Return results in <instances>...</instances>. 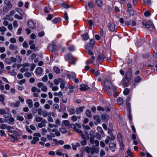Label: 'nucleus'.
Returning a JSON list of instances; mask_svg holds the SVG:
<instances>
[{"label":"nucleus","instance_id":"13d9d810","mask_svg":"<svg viewBox=\"0 0 157 157\" xmlns=\"http://www.w3.org/2000/svg\"><path fill=\"white\" fill-rule=\"evenodd\" d=\"M10 42L12 43H15L16 42V40L14 37L11 38L10 39Z\"/></svg>","mask_w":157,"mask_h":157},{"label":"nucleus","instance_id":"0e129e2a","mask_svg":"<svg viewBox=\"0 0 157 157\" xmlns=\"http://www.w3.org/2000/svg\"><path fill=\"white\" fill-rule=\"evenodd\" d=\"M41 90L43 92H46L47 90V86L44 85L42 87Z\"/></svg>","mask_w":157,"mask_h":157},{"label":"nucleus","instance_id":"052dcab7","mask_svg":"<svg viewBox=\"0 0 157 157\" xmlns=\"http://www.w3.org/2000/svg\"><path fill=\"white\" fill-rule=\"evenodd\" d=\"M94 137H93L92 136L90 137V143L92 144H94Z\"/></svg>","mask_w":157,"mask_h":157},{"label":"nucleus","instance_id":"c756f323","mask_svg":"<svg viewBox=\"0 0 157 157\" xmlns=\"http://www.w3.org/2000/svg\"><path fill=\"white\" fill-rule=\"evenodd\" d=\"M49 10H51V9L50 8V6H48V7H45L44 9V11L45 13H48L50 12L49 11Z\"/></svg>","mask_w":157,"mask_h":157},{"label":"nucleus","instance_id":"8fccbe9b","mask_svg":"<svg viewBox=\"0 0 157 157\" xmlns=\"http://www.w3.org/2000/svg\"><path fill=\"white\" fill-rule=\"evenodd\" d=\"M72 74L73 75V78H75V82L76 83H78V82H79L78 79V78H75V76H76L75 74V73H72Z\"/></svg>","mask_w":157,"mask_h":157},{"label":"nucleus","instance_id":"1a4fd4ad","mask_svg":"<svg viewBox=\"0 0 157 157\" xmlns=\"http://www.w3.org/2000/svg\"><path fill=\"white\" fill-rule=\"evenodd\" d=\"M80 86V89L82 91H85L90 89V88L89 86L84 84H81Z\"/></svg>","mask_w":157,"mask_h":157},{"label":"nucleus","instance_id":"b1692460","mask_svg":"<svg viewBox=\"0 0 157 157\" xmlns=\"http://www.w3.org/2000/svg\"><path fill=\"white\" fill-rule=\"evenodd\" d=\"M117 138L120 143L123 142L122 136L121 133H118L117 136Z\"/></svg>","mask_w":157,"mask_h":157},{"label":"nucleus","instance_id":"e433bc0d","mask_svg":"<svg viewBox=\"0 0 157 157\" xmlns=\"http://www.w3.org/2000/svg\"><path fill=\"white\" fill-rule=\"evenodd\" d=\"M64 124L66 126H69L70 125L69 121L67 120H65L63 121Z\"/></svg>","mask_w":157,"mask_h":157},{"label":"nucleus","instance_id":"7c9ffc66","mask_svg":"<svg viewBox=\"0 0 157 157\" xmlns=\"http://www.w3.org/2000/svg\"><path fill=\"white\" fill-rule=\"evenodd\" d=\"M56 154L59 155H62L63 154L62 153V150L61 149H58L56 151Z\"/></svg>","mask_w":157,"mask_h":157},{"label":"nucleus","instance_id":"c03bdc74","mask_svg":"<svg viewBox=\"0 0 157 157\" xmlns=\"http://www.w3.org/2000/svg\"><path fill=\"white\" fill-rule=\"evenodd\" d=\"M63 147L66 149H69L71 148V146L69 144L64 145H63Z\"/></svg>","mask_w":157,"mask_h":157},{"label":"nucleus","instance_id":"774afa93","mask_svg":"<svg viewBox=\"0 0 157 157\" xmlns=\"http://www.w3.org/2000/svg\"><path fill=\"white\" fill-rule=\"evenodd\" d=\"M128 10L129 11L130 15H133L134 14V12L133 9H131L130 10Z\"/></svg>","mask_w":157,"mask_h":157},{"label":"nucleus","instance_id":"bf43d9fd","mask_svg":"<svg viewBox=\"0 0 157 157\" xmlns=\"http://www.w3.org/2000/svg\"><path fill=\"white\" fill-rule=\"evenodd\" d=\"M14 17L15 18L18 19L19 20H21L23 18L22 16H20L17 14H15L14 16Z\"/></svg>","mask_w":157,"mask_h":157},{"label":"nucleus","instance_id":"72a5a7b5","mask_svg":"<svg viewBox=\"0 0 157 157\" xmlns=\"http://www.w3.org/2000/svg\"><path fill=\"white\" fill-rule=\"evenodd\" d=\"M82 37L83 39L85 40H86L89 38V36L87 33L83 34L82 35Z\"/></svg>","mask_w":157,"mask_h":157},{"label":"nucleus","instance_id":"5fc2aeb1","mask_svg":"<svg viewBox=\"0 0 157 157\" xmlns=\"http://www.w3.org/2000/svg\"><path fill=\"white\" fill-rule=\"evenodd\" d=\"M53 141L55 143L54 144V145H53V144H52V146H54L55 145H58V142L57 140L56 139H54L53 140Z\"/></svg>","mask_w":157,"mask_h":157},{"label":"nucleus","instance_id":"6ab92c4d","mask_svg":"<svg viewBox=\"0 0 157 157\" xmlns=\"http://www.w3.org/2000/svg\"><path fill=\"white\" fill-rule=\"evenodd\" d=\"M8 135L11 137V140L12 142H14L17 140V138L16 136L13 135L8 134Z\"/></svg>","mask_w":157,"mask_h":157},{"label":"nucleus","instance_id":"0eeeda50","mask_svg":"<svg viewBox=\"0 0 157 157\" xmlns=\"http://www.w3.org/2000/svg\"><path fill=\"white\" fill-rule=\"evenodd\" d=\"M105 58V55L103 54H99L98 56V60L101 63L103 61Z\"/></svg>","mask_w":157,"mask_h":157},{"label":"nucleus","instance_id":"58836bf2","mask_svg":"<svg viewBox=\"0 0 157 157\" xmlns=\"http://www.w3.org/2000/svg\"><path fill=\"white\" fill-rule=\"evenodd\" d=\"M60 20V18H55L53 19L52 20V21L55 24H57L58 23Z\"/></svg>","mask_w":157,"mask_h":157},{"label":"nucleus","instance_id":"5701e85b","mask_svg":"<svg viewBox=\"0 0 157 157\" xmlns=\"http://www.w3.org/2000/svg\"><path fill=\"white\" fill-rule=\"evenodd\" d=\"M96 4L98 6L100 7H102V1L101 0H96Z\"/></svg>","mask_w":157,"mask_h":157},{"label":"nucleus","instance_id":"ea45409f","mask_svg":"<svg viewBox=\"0 0 157 157\" xmlns=\"http://www.w3.org/2000/svg\"><path fill=\"white\" fill-rule=\"evenodd\" d=\"M16 119L17 120L21 121H23L24 120V117L22 116H17V117Z\"/></svg>","mask_w":157,"mask_h":157},{"label":"nucleus","instance_id":"3c124183","mask_svg":"<svg viewBox=\"0 0 157 157\" xmlns=\"http://www.w3.org/2000/svg\"><path fill=\"white\" fill-rule=\"evenodd\" d=\"M82 146H85L87 144L86 141V139L83 140L80 142Z\"/></svg>","mask_w":157,"mask_h":157},{"label":"nucleus","instance_id":"6e6552de","mask_svg":"<svg viewBox=\"0 0 157 157\" xmlns=\"http://www.w3.org/2000/svg\"><path fill=\"white\" fill-rule=\"evenodd\" d=\"M132 74L131 71H128L125 74L124 78L130 80L132 77Z\"/></svg>","mask_w":157,"mask_h":157},{"label":"nucleus","instance_id":"09e8293b","mask_svg":"<svg viewBox=\"0 0 157 157\" xmlns=\"http://www.w3.org/2000/svg\"><path fill=\"white\" fill-rule=\"evenodd\" d=\"M90 148L89 147L86 146L85 147L84 151L88 154H90Z\"/></svg>","mask_w":157,"mask_h":157},{"label":"nucleus","instance_id":"e2e57ef3","mask_svg":"<svg viewBox=\"0 0 157 157\" xmlns=\"http://www.w3.org/2000/svg\"><path fill=\"white\" fill-rule=\"evenodd\" d=\"M48 77L46 75H44V76L42 78V81L44 82H46L47 81Z\"/></svg>","mask_w":157,"mask_h":157},{"label":"nucleus","instance_id":"ddd939ff","mask_svg":"<svg viewBox=\"0 0 157 157\" xmlns=\"http://www.w3.org/2000/svg\"><path fill=\"white\" fill-rule=\"evenodd\" d=\"M109 148L112 151H114L116 149L115 144L112 143H110L109 144Z\"/></svg>","mask_w":157,"mask_h":157},{"label":"nucleus","instance_id":"de8ad7c7","mask_svg":"<svg viewBox=\"0 0 157 157\" xmlns=\"http://www.w3.org/2000/svg\"><path fill=\"white\" fill-rule=\"evenodd\" d=\"M142 24L143 25H145L146 27L147 28H150V25L147 23L146 22L143 21L142 22Z\"/></svg>","mask_w":157,"mask_h":157},{"label":"nucleus","instance_id":"9b49d317","mask_svg":"<svg viewBox=\"0 0 157 157\" xmlns=\"http://www.w3.org/2000/svg\"><path fill=\"white\" fill-rule=\"evenodd\" d=\"M131 99V97L129 96L127 97L126 99V105L127 107V111H130V104L128 102Z\"/></svg>","mask_w":157,"mask_h":157},{"label":"nucleus","instance_id":"f704fd0d","mask_svg":"<svg viewBox=\"0 0 157 157\" xmlns=\"http://www.w3.org/2000/svg\"><path fill=\"white\" fill-rule=\"evenodd\" d=\"M43 119V118L42 117H37L35 118V120L37 122H43V121H42V120Z\"/></svg>","mask_w":157,"mask_h":157},{"label":"nucleus","instance_id":"393cba45","mask_svg":"<svg viewBox=\"0 0 157 157\" xmlns=\"http://www.w3.org/2000/svg\"><path fill=\"white\" fill-rule=\"evenodd\" d=\"M28 25L29 27L31 29H33L34 27V23L32 21H29L28 22Z\"/></svg>","mask_w":157,"mask_h":157},{"label":"nucleus","instance_id":"6e6d98bb","mask_svg":"<svg viewBox=\"0 0 157 157\" xmlns=\"http://www.w3.org/2000/svg\"><path fill=\"white\" fill-rule=\"evenodd\" d=\"M16 58L17 59V61L18 63H20L21 61V60H22L21 58L19 56H16Z\"/></svg>","mask_w":157,"mask_h":157},{"label":"nucleus","instance_id":"a211bd4d","mask_svg":"<svg viewBox=\"0 0 157 157\" xmlns=\"http://www.w3.org/2000/svg\"><path fill=\"white\" fill-rule=\"evenodd\" d=\"M130 80L124 78L122 81V82L123 83L122 85L124 86H127V84L129 82Z\"/></svg>","mask_w":157,"mask_h":157},{"label":"nucleus","instance_id":"c85d7f7f","mask_svg":"<svg viewBox=\"0 0 157 157\" xmlns=\"http://www.w3.org/2000/svg\"><path fill=\"white\" fill-rule=\"evenodd\" d=\"M117 102L119 105H121L123 104V100L122 98H119L117 99Z\"/></svg>","mask_w":157,"mask_h":157},{"label":"nucleus","instance_id":"69168bd1","mask_svg":"<svg viewBox=\"0 0 157 157\" xmlns=\"http://www.w3.org/2000/svg\"><path fill=\"white\" fill-rule=\"evenodd\" d=\"M48 126L49 128H52L53 127L56 128L57 127V126L56 124H52L49 123L48 124Z\"/></svg>","mask_w":157,"mask_h":157},{"label":"nucleus","instance_id":"2f4dec72","mask_svg":"<svg viewBox=\"0 0 157 157\" xmlns=\"http://www.w3.org/2000/svg\"><path fill=\"white\" fill-rule=\"evenodd\" d=\"M60 79H62L60 78H58L57 79H55L54 80V83L55 85H57L59 84V82H60Z\"/></svg>","mask_w":157,"mask_h":157},{"label":"nucleus","instance_id":"cd10ccee","mask_svg":"<svg viewBox=\"0 0 157 157\" xmlns=\"http://www.w3.org/2000/svg\"><path fill=\"white\" fill-rule=\"evenodd\" d=\"M8 126L6 124H2L0 125V128L2 129H7Z\"/></svg>","mask_w":157,"mask_h":157},{"label":"nucleus","instance_id":"c9c22d12","mask_svg":"<svg viewBox=\"0 0 157 157\" xmlns=\"http://www.w3.org/2000/svg\"><path fill=\"white\" fill-rule=\"evenodd\" d=\"M130 92L128 88H126L124 91L123 93L124 95H128Z\"/></svg>","mask_w":157,"mask_h":157},{"label":"nucleus","instance_id":"7ed1b4c3","mask_svg":"<svg viewBox=\"0 0 157 157\" xmlns=\"http://www.w3.org/2000/svg\"><path fill=\"white\" fill-rule=\"evenodd\" d=\"M68 59L71 61V63L73 64L75 63L76 58L74 57L71 53L68 54L67 55Z\"/></svg>","mask_w":157,"mask_h":157},{"label":"nucleus","instance_id":"dca6fc26","mask_svg":"<svg viewBox=\"0 0 157 157\" xmlns=\"http://www.w3.org/2000/svg\"><path fill=\"white\" fill-rule=\"evenodd\" d=\"M4 2L9 9H11L13 5L10 3V0H6Z\"/></svg>","mask_w":157,"mask_h":157},{"label":"nucleus","instance_id":"bb28decb","mask_svg":"<svg viewBox=\"0 0 157 157\" xmlns=\"http://www.w3.org/2000/svg\"><path fill=\"white\" fill-rule=\"evenodd\" d=\"M60 87L61 89H63L65 87V83L62 79H60Z\"/></svg>","mask_w":157,"mask_h":157},{"label":"nucleus","instance_id":"a878e982","mask_svg":"<svg viewBox=\"0 0 157 157\" xmlns=\"http://www.w3.org/2000/svg\"><path fill=\"white\" fill-rule=\"evenodd\" d=\"M17 46L13 44H11L9 46V49L10 50H16L17 49Z\"/></svg>","mask_w":157,"mask_h":157},{"label":"nucleus","instance_id":"f8f14e48","mask_svg":"<svg viewBox=\"0 0 157 157\" xmlns=\"http://www.w3.org/2000/svg\"><path fill=\"white\" fill-rule=\"evenodd\" d=\"M20 103L19 101H17L15 103H11L10 105L12 107H17L19 106Z\"/></svg>","mask_w":157,"mask_h":157},{"label":"nucleus","instance_id":"473e14b6","mask_svg":"<svg viewBox=\"0 0 157 157\" xmlns=\"http://www.w3.org/2000/svg\"><path fill=\"white\" fill-rule=\"evenodd\" d=\"M68 112L69 113L70 115H73L75 113V109L73 108H71L70 109L68 110Z\"/></svg>","mask_w":157,"mask_h":157},{"label":"nucleus","instance_id":"412c9836","mask_svg":"<svg viewBox=\"0 0 157 157\" xmlns=\"http://www.w3.org/2000/svg\"><path fill=\"white\" fill-rule=\"evenodd\" d=\"M42 71V69L41 67H38L36 69V72L38 74H41Z\"/></svg>","mask_w":157,"mask_h":157},{"label":"nucleus","instance_id":"37998d69","mask_svg":"<svg viewBox=\"0 0 157 157\" xmlns=\"http://www.w3.org/2000/svg\"><path fill=\"white\" fill-rule=\"evenodd\" d=\"M60 131L63 134L66 133L67 132L66 129L64 128H60L59 129Z\"/></svg>","mask_w":157,"mask_h":157},{"label":"nucleus","instance_id":"338daca9","mask_svg":"<svg viewBox=\"0 0 157 157\" xmlns=\"http://www.w3.org/2000/svg\"><path fill=\"white\" fill-rule=\"evenodd\" d=\"M68 49L70 51H72L75 50V48L74 46L71 45L68 47Z\"/></svg>","mask_w":157,"mask_h":157},{"label":"nucleus","instance_id":"4d7b16f0","mask_svg":"<svg viewBox=\"0 0 157 157\" xmlns=\"http://www.w3.org/2000/svg\"><path fill=\"white\" fill-rule=\"evenodd\" d=\"M71 120L74 122H75L77 120V117L75 116H73L71 117Z\"/></svg>","mask_w":157,"mask_h":157},{"label":"nucleus","instance_id":"4c0bfd02","mask_svg":"<svg viewBox=\"0 0 157 157\" xmlns=\"http://www.w3.org/2000/svg\"><path fill=\"white\" fill-rule=\"evenodd\" d=\"M86 115L88 117H90L91 116V112L90 110H87L86 111Z\"/></svg>","mask_w":157,"mask_h":157},{"label":"nucleus","instance_id":"39448f33","mask_svg":"<svg viewBox=\"0 0 157 157\" xmlns=\"http://www.w3.org/2000/svg\"><path fill=\"white\" fill-rule=\"evenodd\" d=\"M141 80V78L139 76L135 77L134 81V87L137 86V83L139 82Z\"/></svg>","mask_w":157,"mask_h":157},{"label":"nucleus","instance_id":"4468645a","mask_svg":"<svg viewBox=\"0 0 157 157\" xmlns=\"http://www.w3.org/2000/svg\"><path fill=\"white\" fill-rule=\"evenodd\" d=\"M26 102L29 108H31L33 107V101L32 100L30 99H27L26 101Z\"/></svg>","mask_w":157,"mask_h":157},{"label":"nucleus","instance_id":"2eb2a0df","mask_svg":"<svg viewBox=\"0 0 157 157\" xmlns=\"http://www.w3.org/2000/svg\"><path fill=\"white\" fill-rule=\"evenodd\" d=\"M95 151L98 153L99 152V149L98 148H95L94 147L90 148V153L93 155L94 154Z\"/></svg>","mask_w":157,"mask_h":157},{"label":"nucleus","instance_id":"4be33fe9","mask_svg":"<svg viewBox=\"0 0 157 157\" xmlns=\"http://www.w3.org/2000/svg\"><path fill=\"white\" fill-rule=\"evenodd\" d=\"M14 129V128L13 127L8 125L6 129L8 132L11 133H13L15 131L12 130V129Z\"/></svg>","mask_w":157,"mask_h":157},{"label":"nucleus","instance_id":"603ef678","mask_svg":"<svg viewBox=\"0 0 157 157\" xmlns=\"http://www.w3.org/2000/svg\"><path fill=\"white\" fill-rule=\"evenodd\" d=\"M5 62L6 63L8 64H10L11 63L10 59L8 58H6L5 60Z\"/></svg>","mask_w":157,"mask_h":157},{"label":"nucleus","instance_id":"423d86ee","mask_svg":"<svg viewBox=\"0 0 157 157\" xmlns=\"http://www.w3.org/2000/svg\"><path fill=\"white\" fill-rule=\"evenodd\" d=\"M85 106H81L77 108L76 109L75 112L77 114H79L83 111V109L85 108Z\"/></svg>","mask_w":157,"mask_h":157},{"label":"nucleus","instance_id":"a19ab883","mask_svg":"<svg viewBox=\"0 0 157 157\" xmlns=\"http://www.w3.org/2000/svg\"><path fill=\"white\" fill-rule=\"evenodd\" d=\"M48 115V113L47 111L45 110L43 111L42 113V116L44 117H46Z\"/></svg>","mask_w":157,"mask_h":157},{"label":"nucleus","instance_id":"a18cd8bd","mask_svg":"<svg viewBox=\"0 0 157 157\" xmlns=\"http://www.w3.org/2000/svg\"><path fill=\"white\" fill-rule=\"evenodd\" d=\"M90 46L92 47L94 46V39H91L90 41Z\"/></svg>","mask_w":157,"mask_h":157},{"label":"nucleus","instance_id":"49530a36","mask_svg":"<svg viewBox=\"0 0 157 157\" xmlns=\"http://www.w3.org/2000/svg\"><path fill=\"white\" fill-rule=\"evenodd\" d=\"M36 110L37 111L38 114L41 116L42 114L43 111L41 109H36Z\"/></svg>","mask_w":157,"mask_h":157},{"label":"nucleus","instance_id":"f257e3e1","mask_svg":"<svg viewBox=\"0 0 157 157\" xmlns=\"http://www.w3.org/2000/svg\"><path fill=\"white\" fill-rule=\"evenodd\" d=\"M10 109L8 108H5V109H0V114L3 115V117L5 118H8L10 114L9 113Z\"/></svg>","mask_w":157,"mask_h":157},{"label":"nucleus","instance_id":"79ce46f5","mask_svg":"<svg viewBox=\"0 0 157 157\" xmlns=\"http://www.w3.org/2000/svg\"><path fill=\"white\" fill-rule=\"evenodd\" d=\"M53 70L57 74L60 72V69L57 67H55L53 68Z\"/></svg>","mask_w":157,"mask_h":157},{"label":"nucleus","instance_id":"20e7f679","mask_svg":"<svg viewBox=\"0 0 157 157\" xmlns=\"http://www.w3.org/2000/svg\"><path fill=\"white\" fill-rule=\"evenodd\" d=\"M109 29L110 31L113 32L115 29V25L113 22H110L108 24Z\"/></svg>","mask_w":157,"mask_h":157},{"label":"nucleus","instance_id":"f3484780","mask_svg":"<svg viewBox=\"0 0 157 157\" xmlns=\"http://www.w3.org/2000/svg\"><path fill=\"white\" fill-rule=\"evenodd\" d=\"M11 117H9L8 119V124H10L13 125L14 123L15 120L14 118L12 117L11 115L10 114Z\"/></svg>","mask_w":157,"mask_h":157},{"label":"nucleus","instance_id":"aec40b11","mask_svg":"<svg viewBox=\"0 0 157 157\" xmlns=\"http://www.w3.org/2000/svg\"><path fill=\"white\" fill-rule=\"evenodd\" d=\"M16 11H17L21 16H23L24 14V11L19 8H16Z\"/></svg>","mask_w":157,"mask_h":157},{"label":"nucleus","instance_id":"864d4df0","mask_svg":"<svg viewBox=\"0 0 157 157\" xmlns=\"http://www.w3.org/2000/svg\"><path fill=\"white\" fill-rule=\"evenodd\" d=\"M96 137L98 140H100L101 139V137L100 133H97L96 134Z\"/></svg>","mask_w":157,"mask_h":157},{"label":"nucleus","instance_id":"9d476101","mask_svg":"<svg viewBox=\"0 0 157 157\" xmlns=\"http://www.w3.org/2000/svg\"><path fill=\"white\" fill-rule=\"evenodd\" d=\"M95 121V124H97L100 122V117L99 115L94 116L93 117Z\"/></svg>","mask_w":157,"mask_h":157},{"label":"nucleus","instance_id":"f03ea898","mask_svg":"<svg viewBox=\"0 0 157 157\" xmlns=\"http://www.w3.org/2000/svg\"><path fill=\"white\" fill-rule=\"evenodd\" d=\"M104 85L107 89H110L113 85L111 80L110 78L105 79L104 82Z\"/></svg>","mask_w":157,"mask_h":157},{"label":"nucleus","instance_id":"680f3d73","mask_svg":"<svg viewBox=\"0 0 157 157\" xmlns=\"http://www.w3.org/2000/svg\"><path fill=\"white\" fill-rule=\"evenodd\" d=\"M6 30V28L4 26L0 27V32H4Z\"/></svg>","mask_w":157,"mask_h":157}]
</instances>
